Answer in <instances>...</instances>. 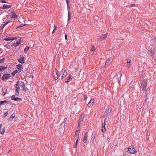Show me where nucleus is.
<instances>
[{
	"instance_id": "nucleus-1",
	"label": "nucleus",
	"mask_w": 156,
	"mask_h": 156,
	"mask_svg": "<svg viewBox=\"0 0 156 156\" xmlns=\"http://www.w3.org/2000/svg\"><path fill=\"white\" fill-rule=\"evenodd\" d=\"M147 83V81L146 80H144L140 82V87L142 88V90L145 93H146L147 91L146 87Z\"/></svg>"
},
{
	"instance_id": "nucleus-2",
	"label": "nucleus",
	"mask_w": 156,
	"mask_h": 156,
	"mask_svg": "<svg viewBox=\"0 0 156 156\" xmlns=\"http://www.w3.org/2000/svg\"><path fill=\"white\" fill-rule=\"evenodd\" d=\"M65 129V126L64 122H62L61 124L59 126V133H63Z\"/></svg>"
},
{
	"instance_id": "nucleus-3",
	"label": "nucleus",
	"mask_w": 156,
	"mask_h": 156,
	"mask_svg": "<svg viewBox=\"0 0 156 156\" xmlns=\"http://www.w3.org/2000/svg\"><path fill=\"white\" fill-rule=\"evenodd\" d=\"M19 81H18L16 84V96H18L20 92V87L19 86Z\"/></svg>"
},
{
	"instance_id": "nucleus-4",
	"label": "nucleus",
	"mask_w": 156,
	"mask_h": 156,
	"mask_svg": "<svg viewBox=\"0 0 156 156\" xmlns=\"http://www.w3.org/2000/svg\"><path fill=\"white\" fill-rule=\"evenodd\" d=\"M108 35V34L106 33L105 34H103L102 35V36L98 37L97 38V41H101L105 39Z\"/></svg>"
},
{
	"instance_id": "nucleus-5",
	"label": "nucleus",
	"mask_w": 156,
	"mask_h": 156,
	"mask_svg": "<svg viewBox=\"0 0 156 156\" xmlns=\"http://www.w3.org/2000/svg\"><path fill=\"white\" fill-rule=\"evenodd\" d=\"M20 85L22 88V90L26 92L27 90L28 89L27 88H26L25 84L23 82L21 81Z\"/></svg>"
},
{
	"instance_id": "nucleus-6",
	"label": "nucleus",
	"mask_w": 156,
	"mask_h": 156,
	"mask_svg": "<svg viewBox=\"0 0 156 156\" xmlns=\"http://www.w3.org/2000/svg\"><path fill=\"white\" fill-rule=\"evenodd\" d=\"M10 77V75L9 74H5L3 75L2 78V79L3 80H8Z\"/></svg>"
},
{
	"instance_id": "nucleus-7",
	"label": "nucleus",
	"mask_w": 156,
	"mask_h": 156,
	"mask_svg": "<svg viewBox=\"0 0 156 156\" xmlns=\"http://www.w3.org/2000/svg\"><path fill=\"white\" fill-rule=\"evenodd\" d=\"M11 99L12 100H14L15 101H21L22 100V99L19 98H15L14 95H13L12 96Z\"/></svg>"
},
{
	"instance_id": "nucleus-8",
	"label": "nucleus",
	"mask_w": 156,
	"mask_h": 156,
	"mask_svg": "<svg viewBox=\"0 0 156 156\" xmlns=\"http://www.w3.org/2000/svg\"><path fill=\"white\" fill-rule=\"evenodd\" d=\"M88 137V133L86 132L85 133V134L83 136V141L84 143H87Z\"/></svg>"
},
{
	"instance_id": "nucleus-9",
	"label": "nucleus",
	"mask_w": 156,
	"mask_h": 156,
	"mask_svg": "<svg viewBox=\"0 0 156 156\" xmlns=\"http://www.w3.org/2000/svg\"><path fill=\"white\" fill-rule=\"evenodd\" d=\"M122 76V74L120 72H119L118 74L117 75V78L118 79V81L119 83H120L121 81V77Z\"/></svg>"
},
{
	"instance_id": "nucleus-10",
	"label": "nucleus",
	"mask_w": 156,
	"mask_h": 156,
	"mask_svg": "<svg viewBox=\"0 0 156 156\" xmlns=\"http://www.w3.org/2000/svg\"><path fill=\"white\" fill-rule=\"evenodd\" d=\"M112 108L110 107H108L104 114V115H107L108 113H109L111 111Z\"/></svg>"
},
{
	"instance_id": "nucleus-11",
	"label": "nucleus",
	"mask_w": 156,
	"mask_h": 156,
	"mask_svg": "<svg viewBox=\"0 0 156 156\" xmlns=\"http://www.w3.org/2000/svg\"><path fill=\"white\" fill-rule=\"evenodd\" d=\"M21 57L18 59V61L20 63H21L22 64L24 63L25 62H24L25 58L23 57V55H20Z\"/></svg>"
},
{
	"instance_id": "nucleus-12",
	"label": "nucleus",
	"mask_w": 156,
	"mask_h": 156,
	"mask_svg": "<svg viewBox=\"0 0 156 156\" xmlns=\"http://www.w3.org/2000/svg\"><path fill=\"white\" fill-rule=\"evenodd\" d=\"M12 6L11 5H4L3 6V7H2L1 6L0 7V9L1 10L2 9H8L12 7Z\"/></svg>"
},
{
	"instance_id": "nucleus-13",
	"label": "nucleus",
	"mask_w": 156,
	"mask_h": 156,
	"mask_svg": "<svg viewBox=\"0 0 156 156\" xmlns=\"http://www.w3.org/2000/svg\"><path fill=\"white\" fill-rule=\"evenodd\" d=\"M16 66L17 68L18 69V73H19L23 69V66L20 64L17 65Z\"/></svg>"
},
{
	"instance_id": "nucleus-14",
	"label": "nucleus",
	"mask_w": 156,
	"mask_h": 156,
	"mask_svg": "<svg viewBox=\"0 0 156 156\" xmlns=\"http://www.w3.org/2000/svg\"><path fill=\"white\" fill-rule=\"evenodd\" d=\"M21 42L20 41H16V42L12 44V46H13L14 47H16L20 44H21Z\"/></svg>"
},
{
	"instance_id": "nucleus-15",
	"label": "nucleus",
	"mask_w": 156,
	"mask_h": 156,
	"mask_svg": "<svg viewBox=\"0 0 156 156\" xmlns=\"http://www.w3.org/2000/svg\"><path fill=\"white\" fill-rule=\"evenodd\" d=\"M94 102V99L93 98L91 99L89 102L87 104L88 106L89 107H91L93 105Z\"/></svg>"
},
{
	"instance_id": "nucleus-16",
	"label": "nucleus",
	"mask_w": 156,
	"mask_h": 156,
	"mask_svg": "<svg viewBox=\"0 0 156 156\" xmlns=\"http://www.w3.org/2000/svg\"><path fill=\"white\" fill-rule=\"evenodd\" d=\"M72 79V76L70 74H69L68 76L67 77V78L65 82L66 83H68Z\"/></svg>"
},
{
	"instance_id": "nucleus-17",
	"label": "nucleus",
	"mask_w": 156,
	"mask_h": 156,
	"mask_svg": "<svg viewBox=\"0 0 156 156\" xmlns=\"http://www.w3.org/2000/svg\"><path fill=\"white\" fill-rule=\"evenodd\" d=\"M105 119L104 120V122L103 123H102V129H101V131L104 132H105L106 130V129L105 128V126L106 125L105 123Z\"/></svg>"
},
{
	"instance_id": "nucleus-18",
	"label": "nucleus",
	"mask_w": 156,
	"mask_h": 156,
	"mask_svg": "<svg viewBox=\"0 0 156 156\" xmlns=\"http://www.w3.org/2000/svg\"><path fill=\"white\" fill-rule=\"evenodd\" d=\"M83 116V115H81V116H80V119L79 120V122H78V128H80V124L81 123V122L83 121V119L82 118Z\"/></svg>"
},
{
	"instance_id": "nucleus-19",
	"label": "nucleus",
	"mask_w": 156,
	"mask_h": 156,
	"mask_svg": "<svg viewBox=\"0 0 156 156\" xmlns=\"http://www.w3.org/2000/svg\"><path fill=\"white\" fill-rule=\"evenodd\" d=\"M135 149L134 148H129V153L131 154H134L135 153Z\"/></svg>"
},
{
	"instance_id": "nucleus-20",
	"label": "nucleus",
	"mask_w": 156,
	"mask_h": 156,
	"mask_svg": "<svg viewBox=\"0 0 156 156\" xmlns=\"http://www.w3.org/2000/svg\"><path fill=\"white\" fill-rule=\"evenodd\" d=\"M112 59L109 58L105 62V65L108 66L110 65V63L111 62Z\"/></svg>"
},
{
	"instance_id": "nucleus-21",
	"label": "nucleus",
	"mask_w": 156,
	"mask_h": 156,
	"mask_svg": "<svg viewBox=\"0 0 156 156\" xmlns=\"http://www.w3.org/2000/svg\"><path fill=\"white\" fill-rule=\"evenodd\" d=\"M12 12V13L11 14V18H15L18 16L14 12Z\"/></svg>"
},
{
	"instance_id": "nucleus-22",
	"label": "nucleus",
	"mask_w": 156,
	"mask_h": 156,
	"mask_svg": "<svg viewBox=\"0 0 156 156\" xmlns=\"http://www.w3.org/2000/svg\"><path fill=\"white\" fill-rule=\"evenodd\" d=\"M15 114H12L10 116V117H9L8 119L9 121H12V120L14 118L15 116Z\"/></svg>"
},
{
	"instance_id": "nucleus-23",
	"label": "nucleus",
	"mask_w": 156,
	"mask_h": 156,
	"mask_svg": "<svg viewBox=\"0 0 156 156\" xmlns=\"http://www.w3.org/2000/svg\"><path fill=\"white\" fill-rule=\"evenodd\" d=\"M7 68V67H5L3 66H0V72L6 69Z\"/></svg>"
},
{
	"instance_id": "nucleus-24",
	"label": "nucleus",
	"mask_w": 156,
	"mask_h": 156,
	"mask_svg": "<svg viewBox=\"0 0 156 156\" xmlns=\"http://www.w3.org/2000/svg\"><path fill=\"white\" fill-rule=\"evenodd\" d=\"M79 133L78 134H77V133L75 132V136L74 137L75 139L76 140H77V141H78V140L79 139Z\"/></svg>"
},
{
	"instance_id": "nucleus-25",
	"label": "nucleus",
	"mask_w": 156,
	"mask_h": 156,
	"mask_svg": "<svg viewBox=\"0 0 156 156\" xmlns=\"http://www.w3.org/2000/svg\"><path fill=\"white\" fill-rule=\"evenodd\" d=\"M18 72V71L17 70H15L12 73H11V74H12V75L13 76H14L16 74V73H17V72Z\"/></svg>"
},
{
	"instance_id": "nucleus-26",
	"label": "nucleus",
	"mask_w": 156,
	"mask_h": 156,
	"mask_svg": "<svg viewBox=\"0 0 156 156\" xmlns=\"http://www.w3.org/2000/svg\"><path fill=\"white\" fill-rule=\"evenodd\" d=\"M60 74V73L59 71L56 70V76H57L58 77V78Z\"/></svg>"
},
{
	"instance_id": "nucleus-27",
	"label": "nucleus",
	"mask_w": 156,
	"mask_h": 156,
	"mask_svg": "<svg viewBox=\"0 0 156 156\" xmlns=\"http://www.w3.org/2000/svg\"><path fill=\"white\" fill-rule=\"evenodd\" d=\"M71 17V13L69 12L68 14V20H69Z\"/></svg>"
},
{
	"instance_id": "nucleus-28",
	"label": "nucleus",
	"mask_w": 156,
	"mask_h": 156,
	"mask_svg": "<svg viewBox=\"0 0 156 156\" xmlns=\"http://www.w3.org/2000/svg\"><path fill=\"white\" fill-rule=\"evenodd\" d=\"M130 62H131V60L130 59H127V62L128 63H129V64L128 65V68H129L130 66Z\"/></svg>"
},
{
	"instance_id": "nucleus-29",
	"label": "nucleus",
	"mask_w": 156,
	"mask_h": 156,
	"mask_svg": "<svg viewBox=\"0 0 156 156\" xmlns=\"http://www.w3.org/2000/svg\"><path fill=\"white\" fill-rule=\"evenodd\" d=\"M5 129H1L0 130V133L1 134H3L5 132Z\"/></svg>"
},
{
	"instance_id": "nucleus-30",
	"label": "nucleus",
	"mask_w": 156,
	"mask_h": 156,
	"mask_svg": "<svg viewBox=\"0 0 156 156\" xmlns=\"http://www.w3.org/2000/svg\"><path fill=\"white\" fill-rule=\"evenodd\" d=\"M67 74V72H66L65 73H63L62 74V78L65 77L66 76Z\"/></svg>"
},
{
	"instance_id": "nucleus-31",
	"label": "nucleus",
	"mask_w": 156,
	"mask_h": 156,
	"mask_svg": "<svg viewBox=\"0 0 156 156\" xmlns=\"http://www.w3.org/2000/svg\"><path fill=\"white\" fill-rule=\"evenodd\" d=\"M11 22H10V21H8V22H6L5 23L3 24L2 27H4L8 24L9 23Z\"/></svg>"
},
{
	"instance_id": "nucleus-32",
	"label": "nucleus",
	"mask_w": 156,
	"mask_h": 156,
	"mask_svg": "<svg viewBox=\"0 0 156 156\" xmlns=\"http://www.w3.org/2000/svg\"><path fill=\"white\" fill-rule=\"evenodd\" d=\"M29 49V47L26 46L24 50V51H27Z\"/></svg>"
},
{
	"instance_id": "nucleus-33",
	"label": "nucleus",
	"mask_w": 156,
	"mask_h": 156,
	"mask_svg": "<svg viewBox=\"0 0 156 156\" xmlns=\"http://www.w3.org/2000/svg\"><path fill=\"white\" fill-rule=\"evenodd\" d=\"M5 60V59L3 58L2 59L0 60V64L3 63Z\"/></svg>"
},
{
	"instance_id": "nucleus-34",
	"label": "nucleus",
	"mask_w": 156,
	"mask_h": 156,
	"mask_svg": "<svg viewBox=\"0 0 156 156\" xmlns=\"http://www.w3.org/2000/svg\"><path fill=\"white\" fill-rule=\"evenodd\" d=\"M6 100L2 101L0 102V105L2 104H3L6 103Z\"/></svg>"
},
{
	"instance_id": "nucleus-35",
	"label": "nucleus",
	"mask_w": 156,
	"mask_h": 156,
	"mask_svg": "<svg viewBox=\"0 0 156 156\" xmlns=\"http://www.w3.org/2000/svg\"><path fill=\"white\" fill-rule=\"evenodd\" d=\"M0 2L3 3H8V2H6L4 0H0Z\"/></svg>"
},
{
	"instance_id": "nucleus-36",
	"label": "nucleus",
	"mask_w": 156,
	"mask_h": 156,
	"mask_svg": "<svg viewBox=\"0 0 156 156\" xmlns=\"http://www.w3.org/2000/svg\"><path fill=\"white\" fill-rule=\"evenodd\" d=\"M54 79L55 80H57L58 79V77L57 76H56V75L55 76H54Z\"/></svg>"
},
{
	"instance_id": "nucleus-37",
	"label": "nucleus",
	"mask_w": 156,
	"mask_h": 156,
	"mask_svg": "<svg viewBox=\"0 0 156 156\" xmlns=\"http://www.w3.org/2000/svg\"><path fill=\"white\" fill-rule=\"evenodd\" d=\"M77 143H78L77 140H76V144H75V145H74V146H73V147H74V148H76V147L77 146Z\"/></svg>"
},
{
	"instance_id": "nucleus-38",
	"label": "nucleus",
	"mask_w": 156,
	"mask_h": 156,
	"mask_svg": "<svg viewBox=\"0 0 156 156\" xmlns=\"http://www.w3.org/2000/svg\"><path fill=\"white\" fill-rule=\"evenodd\" d=\"M65 72H66V69H62V74L63 73H65Z\"/></svg>"
},
{
	"instance_id": "nucleus-39",
	"label": "nucleus",
	"mask_w": 156,
	"mask_h": 156,
	"mask_svg": "<svg viewBox=\"0 0 156 156\" xmlns=\"http://www.w3.org/2000/svg\"><path fill=\"white\" fill-rule=\"evenodd\" d=\"M95 50L94 47V46H93L92 47V48L91 49L90 51H94Z\"/></svg>"
},
{
	"instance_id": "nucleus-40",
	"label": "nucleus",
	"mask_w": 156,
	"mask_h": 156,
	"mask_svg": "<svg viewBox=\"0 0 156 156\" xmlns=\"http://www.w3.org/2000/svg\"><path fill=\"white\" fill-rule=\"evenodd\" d=\"M125 151L127 152H129V148H126L125 149Z\"/></svg>"
},
{
	"instance_id": "nucleus-41",
	"label": "nucleus",
	"mask_w": 156,
	"mask_h": 156,
	"mask_svg": "<svg viewBox=\"0 0 156 156\" xmlns=\"http://www.w3.org/2000/svg\"><path fill=\"white\" fill-rule=\"evenodd\" d=\"M125 151L127 152H129V148H126L125 149Z\"/></svg>"
},
{
	"instance_id": "nucleus-42",
	"label": "nucleus",
	"mask_w": 156,
	"mask_h": 156,
	"mask_svg": "<svg viewBox=\"0 0 156 156\" xmlns=\"http://www.w3.org/2000/svg\"><path fill=\"white\" fill-rule=\"evenodd\" d=\"M66 2L67 4V6L68 7H69V5H68V4L70 3V2L69 0H66Z\"/></svg>"
},
{
	"instance_id": "nucleus-43",
	"label": "nucleus",
	"mask_w": 156,
	"mask_h": 156,
	"mask_svg": "<svg viewBox=\"0 0 156 156\" xmlns=\"http://www.w3.org/2000/svg\"><path fill=\"white\" fill-rule=\"evenodd\" d=\"M4 40H6V41H9L11 40V39H9V37L7 38H5L4 39Z\"/></svg>"
},
{
	"instance_id": "nucleus-44",
	"label": "nucleus",
	"mask_w": 156,
	"mask_h": 156,
	"mask_svg": "<svg viewBox=\"0 0 156 156\" xmlns=\"http://www.w3.org/2000/svg\"><path fill=\"white\" fill-rule=\"evenodd\" d=\"M8 114V112H6L5 114V117H6Z\"/></svg>"
},
{
	"instance_id": "nucleus-45",
	"label": "nucleus",
	"mask_w": 156,
	"mask_h": 156,
	"mask_svg": "<svg viewBox=\"0 0 156 156\" xmlns=\"http://www.w3.org/2000/svg\"><path fill=\"white\" fill-rule=\"evenodd\" d=\"M54 30H57V26L55 25H54Z\"/></svg>"
},
{
	"instance_id": "nucleus-46",
	"label": "nucleus",
	"mask_w": 156,
	"mask_h": 156,
	"mask_svg": "<svg viewBox=\"0 0 156 156\" xmlns=\"http://www.w3.org/2000/svg\"><path fill=\"white\" fill-rule=\"evenodd\" d=\"M6 103L7 104H11V102L8 101H6Z\"/></svg>"
},
{
	"instance_id": "nucleus-47",
	"label": "nucleus",
	"mask_w": 156,
	"mask_h": 156,
	"mask_svg": "<svg viewBox=\"0 0 156 156\" xmlns=\"http://www.w3.org/2000/svg\"><path fill=\"white\" fill-rule=\"evenodd\" d=\"M135 6V4H132L131 5H130V6L131 7H133Z\"/></svg>"
},
{
	"instance_id": "nucleus-48",
	"label": "nucleus",
	"mask_w": 156,
	"mask_h": 156,
	"mask_svg": "<svg viewBox=\"0 0 156 156\" xmlns=\"http://www.w3.org/2000/svg\"><path fill=\"white\" fill-rule=\"evenodd\" d=\"M66 120H67V118L66 117L64 119V121L63 122H64V123H65V122L66 121Z\"/></svg>"
},
{
	"instance_id": "nucleus-49",
	"label": "nucleus",
	"mask_w": 156,
	"mask_h": 156,
	"mask_svg": "<svg viewBox=\"0 0 156 156\" xmlns=\"http://www.w3.org/2000/svg\"><path fill=\"white\" fill-rule=\"evenodd\" d=\"M65 38L66 40L67 39V36L66 34H65Z\"/></svg>"
},
{
	"instance_id": "nucleus-50",
	"label": "nucleus",
	"mask_w": 156,
	"mask_h": 156,
	"mask_svg": "<svg viewBox=\"0 0 156 156\" xmlns=\"http://www.w3.org/2000/svg\"><path fill=\"white\" fill-rule=\"evenodd\" d=\"M84 99L85 100V99H87V96L84 95Z\"/></svg>"
},
{
	"instance_id": "nucleus-51",
	"label": "nucleus",
	"mask_w": 156,
	"mask_h": 156,
	"mask_svg": "<svg viewBox=\"0 0 156 156\" xmlns=\"http://www.w3.org/2000/svg\"><path fill=\"white\" fill-rule=\"evenodd\" d=\"M6 94V92H3V93H2V95L3 96H4L5 94Z\"/></svg>"
},
{
	"instance_id": "nucleus-52",
	"label": "nucleus",
	"mask_w": 156,
	"mask_h": 156,
	"mask_svg": "<svg viewBox=\"0 0 156 156\" xmlns=\"http://www.w3.org/2000/svg\"><path fill=\"white\" fill-rule=\"evenodd\" d=\"M55 30H56L54 29V30H53V31H52V34H54V32H55Z\"/></svg>"
},
{
	"instance_id": "nucleus-53",
	"label": "nucleus",
	"mask_w": 156,
	"mask_h": 156,
	"mask_svg": "<svg viewBox=\"0 0 156 156\" xmlns=\"http://www.w3.org/2000/svg\"><path fill=\"white\" fill-rule=\"evenodd\" d=\"M79 131H80V130L78 129V130H76V133H77L78 132H79Z\"/></svg>"
},
{
	"instance_id": "nucleus-54",
	"label": "nucleus",
	"mask_w": 156,
	"mask_h": 156,
	"mask_svg": "<svg viewBox=\"0 0 156 156\" xmlns=\"http://www.w3.org/2000/svg\"><path fill=\"white\" fill-rule=\"evenodd\" d=\"M15 39H16V37H14V38H12V39H11V40H14Z\"/></svg>"
},
{
	"instance_id": "nucleus-55",
	"label": "nucleus",
	"mask_w": 156,
	"mask_h": 156,
	"mask_svg": "<svg viewBox=\"0 0 156 156\" xmlns=\"http://www.w3.org/2000/svg\"><path fill=\"white\" fill-rule=\"evenodd\" d=\"M2 126V124H0V129L1 128Z\"/></svg>"
},
{
	"instance_id": "nucleus-56",
	"label": "nucleus",
	"mask_w": 156,
	"mask_h": 156,
	"mask_svg": "<svg viewBox=\"0 0 156 156\" xmlns=\"http://www.w3.org/2000/svg\"><path fill=\"white\" fill-rule=\"evenodd\" d=\"M10 152H11V150H9V151H8V153H9Z\"/></svg>"
},
{
	"instance_id": "nucleus-57",
	"label": "nucleus",
	"mask_w": 156,
	"mask_h": 156,
	"mask_svg": "<svg viewBox=\"0 0 156 156\" xmlns=\"http://www.w3.org/2000/svg\"><path fill=\"white\" fill-rule=\"evenodd\" d=\"M121 40H123V39H121Z\"/></svg>"
}]
</instances>
